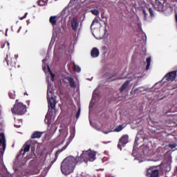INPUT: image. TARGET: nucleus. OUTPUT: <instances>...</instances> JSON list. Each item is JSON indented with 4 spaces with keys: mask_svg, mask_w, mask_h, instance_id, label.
<instances>
[{
    "mask_svg": "<svg viewBox=\"0 0 177 177\" xmlns=\"http://www.w3.org/2000/svg\"><path fill=\"white\" fill-rule=\"evenodd\" d=\"M77 164H80V161L77 157H66L61 163V171L63 175L67 176L70 175V174H73V172H74V168H75Z\"/></svg>",
    "mask_w": 177,
    "mask_h": 177,
    "instance_id": "obj_1",
    "label": "nucleus"
},
{
    "mask_svg": "<svg viewBox=\"0 0 177 177\" xmlns=\"http://www.w3.org/2000/svg\"><path fill=\"white\" fill-rule=\"evenodd\" d=\"M30 147L31 142L28 141L23 145L14 162L15 167H17V168H19V167H23V165L27 162V160H26L24 156L26 155V153H28V151H30Z\"/></svg>",
    "mask_w": 177,
    "mask_h": 177,
    "instance_id": "obj_2",
    "label": "nucleus"
},
{
    "mask_svg": "<svg viewBox=\"0 0 177 177\" xmlns=\"http://www.w3.org/2000/svg\"><path fill=\"white\" fill-rule=\"evenodd\" d=\"M79 164L81 162H88V161H95L96 160V151L92 150L83 151L80 156L77 157Z\"/></svg>",
    "mask_w": 177,
    "mask_h": 177,
    "instance_id": "obj_3",
    "label": "nucleus"
},
{
    "mask_svg": "<svg viewBox=\"0 0 177 177\" xmlns=\"http://www.w3.org/2000/svg\"><path fill=\"white\" fill-rule=\"evenodd\" d=\"M11 111L13 114L23 115L26 114V111H27V106L23 104V103L19 102V100H16L15 104Z\"/></svg>",
    "mask_w": 177,
    "mask_h": 177,
    "instance_id": "obj_4",
    "label": "nucleus"
},
{
    "mask_svg": "<svg viewBox=\"0 0 177 177\" xmlns=\"http://www.w3.org/2000/svg\"><path fill=\"white\" fill-rule=\"evenodd\" d=\"M6 149V140H5V134L0 133V168L3 167V153Z\"/></svg>",
    "mask_w": 177,
    "mask_h": 177,
    "instance_id": "obj_5",
    "label": "nucleus"
},
{
    "mask_svg": "<svg viewBox=\"0 0 177 177\" xmlns=\"http://www.w3.org/2000/svg\"><path fill=\"white\" fill-rule=\"evenodd\" d=\"M17 57L19 55H15L13 56H10V54H7L5 60L7 63V66H10V67H16V62H17Z\"/></svg>",
    "mask_w": 177,
    "mask_h": 177,
    "instance_id": "obj_6",
    "label": "nucleus"
},
{
    "mask_svg": "<svg viewBox=\"0 0 177 177\" xmlns=\"http://www.w3.org/2000/svg\"><path fill=\"white\" fill-rule=\"evenodd\" d=\"M159 175L160 170L154 167H151L147 170V177H159Z\"/></svg>",
    "mask_w": 177,
    "mask_h": 177,
    "instance_id": "obj_7",
    "label": "nucleus"
},
{
    "mask_svg": "<svg viewBox=\"0 0 177 177\" xmlns=\"http://www.w3.org/2000/svg\"><path fill=\"white\" fill-rule=\"evenodd\" d=\"M148 12H149L151 17H154V12L153 11V9L148 6L144 7L142 8V13L144 15L145 21L147 20V17L149 16V14L147 13Z\"/></svg>",
    "mask_w": 177,
    "mask_h": 177,
    "instance_id": "obj_8",
    "label": "nucleus"
},
{
    "mask_svg": "<svg viewBox=\"0 0 177 177\" xmlns=\"http://www.w3.org/2000/svg\"><path fill=\"white\" fill-rule=\"evenodd\" d=\"M128 136L124 135L122 136L118 142V147L120 149V150H122V147H125V145L128 143Z\"/></svg>",
    "mask_w": 177,
    "mask_h": 177,
    "instance_id": "obj_9",
    "label": "nucleus"
},
{
    "mask_svg": "<svg viewBox=\"0 0 177 177\" xmlns=\"http://www.w3.org/2000/svg\"><path fill=\"white\" fill-rule=\"evenodd\" d=\"M73 139H74V133L71 132L68 142H66V145L61 149H59L56 152V156H57V154H60V153H62V151H64V150L66 149H67V147L68 146V145H70L71 143V142H73Z\"/></svg>",
    "mask_w": 177,
    "mask_h": 177,
    "instance_id": "obj_10",
    "label": "nucleus"
},
{
    "mask_svg": "<svg viewBox=\"0 0 177 177\" xmlns=\"http://www.w3.org/2000/svg\"><path fill=\"white\" fill-rule=\"evenodd\" d=\"M176 74H177V71H173L171 72H169L167 74L165 75L163 77L164 79H166L167 81H175V79L176 78Z\"/></svg>",
    "mask_w": 177,
    "mask_h": 177,
    "instance_id": "obj_11",
    "label": "nucleus"
},
{
    "mask_svg": "<svg viewBox=\"0 0 177 177\" xmlns=\"http://www.w3.org/2000/svg\"><path fill=\"white\" fill-rule=\"evenodd\" d=\"M47 100L48 103V107H50L51 110H53L56 107V101L53 97H49V90L47 91Z\"/></svg>",
    "mask_w": 177,
    "mask_h": 177,
    "instance_id": "obj_12",
    "label": "nucleus"
},
{
    "mask_svg": "<svg viewBox=\"0 0 177 177\" xmlns=\"http://www.w3.org/2000/svg\"><path fill=\"white\" fill-rule=\"evenodd\" d=\"M71 24L72 30L76 32L78 30V27H80V21H78V18L75 17H73L71 21Z\"/></svg>",
    "mask_w": 177,
    "mask_h": 177,
    "instance_id": "obj_13",
    "label": "nucleus"
},
{
    "mask_svg": "<svg viewBox=\"0 0 177 177\" xmlns=\"http://www.w3.org/2000/svg\"><path fill=\"white\" fill-rule=\"evenodd\" d=\"M64 81H68L69 83V86L71 88H77V84L75 83V80H74V78L67 76L64 78Z\"/></svg>",
    "mask_w": 177,
    "mask_h": 177,
    "instance_id": "obj_14",
    "label": "nucleus"
},
{
    "mask_svg": "<svg viewBox=\"0 0 177 177\" xmlns=\"http://www.w3.org/2000/svg\"><path fill=\"white\" fill-rule=\"evenodd\" d=\"M56 19H57L56 16H51L49 19V21L53 26V28H55V26L57 24V20Z\"/></svg>",
    "mask_w": 177,
    "mask_h": 177,
    "instance_id": "obj_15",
    "label": "nucleus"
},
{
    "mask_svg": "<svg viewBox=\"0 0 177 177\" xmlns=\"http://www.w3.org/2000/svg\"><path fill=\"white\" fill-rule=\"evenodd\" d=\"M100 55V52H99V49H97V48H93L92 50H91V55L93 57H98Z\"/></svg>",
    "mask_w": 177,
    "mask_h": 177,
    "instance_id": "obj_16",
    "label": "nucleus"
},
{
    "mask_svg": "<svg viewBox=\"0 0 177 177\" xmlns=\"http://www.w3.org/2000/svg\"><path fill=\"white\" fill-rule=\"evenodd\" d=\"M131 83V80H127L120 87V92L122 93L128 87V85Z\"/></svg>",
    "mask_w": 177,
    "mask_h": 177,
    "instance_id": "obj_17",
    "label": "nucleus"
},
{
    "mask_svg": "<svg viewBox=\"0 0 177 177\" xmlns=\"http://www.w3.org/2000/svg\"><path fill=\"white\" fill-rule=\"evenodd\" d=\"M42 132L35 131L31 136V139H39L42 136Z\"/></svg>",
    "mask_w": 177,
    "mask_h": 177,
    "instance_id": "obj_18",
    "label": "nucleus"
},
{
    "mask_svg": "<svg viewBox=\"0 0 177 177\" xmlns=\"http://www.w3.org/2000/svg\"><path fill=\"white\" fill-rule=\"evenodd\" d=\"M151 63V57H149L147 58V66L146 70H149L150 68V64Z\"/></svg>",
    "mask_w": 177,
    "mask_h": 177,
    "instance_id": "obj_19",
    "label": "nucleus"
},
{
    "mask_svg": "<svg viewBox=\"0 0 177 177\" xmlns=\"http://www.w3.org/2000/svg\"><path fill=\"white\" fill-rule=\"evenodd\" d=\"M8 95H9V97L10 99H15L16 97V94L15 93V91H10L9 93H8Z\"/></svg>",
    "mask_w": 177,
    "mask_h": 177,
    "instance_id": "obj_20",
    "label": "nucleus"
},
{
    "mask_svg": "<svg viewBox=\"0 0 177 177\" xmlns=\"http://www.w3.org/2000/svg\"><path fill=\"white\" fill-rule=\"evenodd\" d=\"M122 129H124V127L122 126V124H120L115 127V132H121Z\"/></svg>",
    "mask_w": 177,
    "mask_h": 177,
    "instance_id": "obj_21",
    "label": "nucleus"
},
{
    "mask_svg": "<svg viewBox=\"0 0 177 177\" xmlns=\"http://www.w3.org/2000/svg\"><path fill=\"white\" fill-rule=\"evenodd\" d=\"M37 3L39 6H45L46 5V1L44 0H40L37 1Z\"/></svg>",
    "mask_w": 177,
    "mask_h": 177,
    "instance_id": "obj_22",
    "label": "nucleus"
},
{
    "mask_svg": "<svg viewBox=\"0 0 177 177\" xmlns=\"http://www.w3.org/2000/svg\"><path fill=\"white\" fill-rule=\"evenodd\" d=\"M99 20H100V21H102V19H100V17L95 18L93 19V21H92L91 27H92V26H93V24H95V23H97V24L99 23Z\"/></svg>",
    "mask_w": 177,
    "mask_h": 177,
    "instance_id": "obj_23",
    "label": "nucleus"
},
{
    "mask_svg": "<svg viewBox=\"0 0 177 177\" xmlns=\"http://www.w3.org/2000/svg\"><path fill=\"white\" fill-rule=\"evenodd\" d=\"M73 70L76 73H80L81 72V68L80 66H77V65L74 66Z\"/></svg>",
    "mask_w": 177,
    "mask_h": 177,
    "instance_id": "obj_24",
    "label": "nucleus"
},
{
    "mask_svg": "<svg viewBox=\"0 0 177 177\" xmlns=\"http://www.w3.org/2000/svg\"><path fill=\"white\" fill-rule=\"evenodd\" d=\"M91 12L95 16H98V15H100V12L98 11V10H97V9L91 10Z\"/></svg>",
    "mask_w": 177,
    "mask_h": 177,
    "instance_id": "obj_25",
    "label": "nucleus"
},
{
    "mask_svg": "<svg viewBox=\"0 0 177 177\" xmlns=\"http://www.w3.org/2000/svg\"><path fill=\"white\" fill-rule=\"evenodd\" d=\"M80 115H81V108L80 107L78 108V111L75 115L76 118L77 119L80 118Z\"/></svg>",
    "mask_w": 177,
    "mask_h": 177,
    "instance_id": "obj_26",
    "label": "nucleus"
},
{
    "mask_svg": "<svg viewBox=\"0 0 177 177\" xmlns=\"http://www.w3.org/2000/svg\"><path fill=\"white\" fill-rule=\"evenodd\" d=\"M176 147V145H175V144H169V147H170V149H175Z\"/></svg>",
    "mask_w": 177,
    "mask_h": 177,
    "instance_id": "obj_27",
    "label": "nucleus"
},
{
    "mask_svg": "<svg viewBox=\"0 0 177 177\" xmlns=\"http://www.w3.org/2000/svg\"><path fill=\"white\" fill-rule=\"evenodd\" d=\"M27 15H28V13L26 12L24 16L20 18V20H24V19H26V17H27Z\"/></svg>",
    "mask_w": 177,
    "mask_h": 177,
    "instance_id": "obj_28",
    "label": "nucleus"
},
{
    "mask_svg": "<svg viewBox=\"0 0 177 177\" xmlns=\"http://www.w3.org/2000/svg\"><path fill=\"white\" fill-rule=\"evenodd\" d=\"M54 79H55V75L51 74V81H53Z\"/></svg>",
    "mask_w": 177,
    "mask_h": 177,
    "instance_id": "obj_29",
    "label": "nucleus"
},
{
    "mask_svg": "<svg viewBox=\"0 0 177 177\" xmlns=\"http://www.w3.org/2000/svg\"><path fill=\"white\" fill-rule=\"evenodd\" d=\"M1 49H3V48H5V43L1 44Z\"/></svg>",
    "mask_w": 177,
    "mask_h": 177,
    "instance_id": "obj_30",
    "label": "nucleus"
},
{
    "mask_svg": "<svg viewBox=\"0 0 177 177\" xmlns=\"http://www.w3.org/2000/svg\"><path fill=\"white\" fill-rule=\"evenodd\" d=\"M169 10H170L171 12H173V10H172V7H169L168 8H167Z\"/></svg>",
    "mask_w": 177,
    "mask_h": 177,
    "instance_id": "obj_31",
    "label": "nucleus"
},
{
    "mask_svg": "<svg viewBox=\"0 0 177 177\" xmlns=\"http://www.w3.org/2000/svg\"><path fill=\"white\" fill-rule=\"evenodd\" d=\"M42 62H43V65H44L45 64V62H46V59H43Z\"/></svg>",
    "mask_w": 177,
    "mask_h": 177,
    "instance_id": "obj_32",
    "label": "nucleus"
},
{
    "mask_svg": "<svg viewBox=\"0 0 177 177\" xmlns=\"http://www.w3.org/2000/svg\"><path fill=\"white\" fill-rule=\"evenodd\" d=\"M150 156V149L148 148V156Z\"/></svg>",
    "mask_w": 177,
    "mask_h": 177,
    "instance_id": "obj_33",
    "label": "nucleus"
},
{
    "mask_svg": "<svg viewBox=\"0 0 177 177\" xmlns=\"http://www.w3.org/2000/svg\"><path fill=\"white\" fill-rule=\"evenodd\" d=\"M20 30H21V27H20V28H19V30H18V32H20Z\"/></svg>",
    "mask_w": 177,
    "mask_h": 177,
    "instance_id": "obj_34",
    "label": "nucleus"
},
{
    "mask_svg": "<svg viewBox=\"0 0 177 177\" xmlns=\"http://www.w3.org/2000/svg\"><path fill=\"white\" fill-rule=\"evenodd\" d=\"M169 171H171V167H168Z\"/></svg>",
    "mask_w": 177,
    "mask_h": 177,
    "instance_id": "obj_35",
    "label": "nucleus"
},
{
    "mask_svg": "<svg viewBox=\"0 0 177 177\" xmlns=\"http://www.w3.org/2000/svg\"><path fill=\"white\" fill-rule=\"evenodd\" d=\"M67 135H68V133H66V135L65 138H67Z\"/></svg>",
    "mask_w": 177,
    "mask_h": 177,
    "instance_id": "obj_36",
    "label": "nucleus"
},
{
    "mask_svg": "<svg viewBox=\"0 0 177 177\" xmlns=\"http://www.w3.org/2000/svg\"><path fill=\"white\" fill-rule=\"evenodd\" d=\"M7 45L9 46V42L7 43Z\"/></svg>",
    "mask_w": 177,
    "mask_h": 177,
    "instance_id": "obj_37",
    "label": "nucleus"
},
{
    "mask_svg": "<svg viewBox=\"0 0 177 177\" xmlns=\"http://www.w3.org/2000/svg\"><path fill=\"white\" fill-rule=\"evenodd\" d=\"M164 1V2H167V0H163Z\"/></svg>",
    "mask_w": 177,
    "mask_h": 177,
    "instance_id": "obj_38",
    "label": "nucleus"
},
{
    "mask_svg": "<svg viewBox=\"0 0 177 177\" xmlns=\"http://www.w3.org/2000/svg\"><path fill=\"white\" fill-rule=\"evenodd\" d=\"M25 95H28V94H27V93H26Z\"/></svg>",
    "mask_w": 177,
    "mask_h": 177,
    "instance_id": "obj_39",
    "label": "nucleus"
},
{
    "mask_svg": "<svg viewBox=\"0 0 177 177\" xmlns=\"http://www.w3.org/2000/svg\"><path fill=\"white\" fill-rule=\"evenodd\" d=\"M50 93H52V91H50Z\"/></svg>",
    "mask_w": 177,
    "mask_h": 177,
    "instance_id": "obj_40",
    "label": "nucleus"
},
{
    "mask_svg": "<svg viewBox=\"0 0 177 177\" xmlns=\"http://www.w3.org/2000/svg\"><path fill=\"white\" fill-rule=\"evenodd\" d=\"M44 68H45V66H44Z\"/></svg>",
    "mask_w": 177,
    "mask_h": 177,
    "instance_id": "obj_41",
    "label": "nucleus"
}]
</instances>
